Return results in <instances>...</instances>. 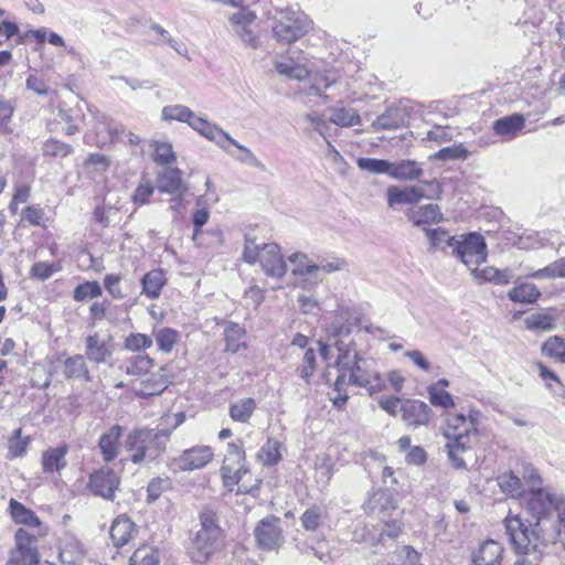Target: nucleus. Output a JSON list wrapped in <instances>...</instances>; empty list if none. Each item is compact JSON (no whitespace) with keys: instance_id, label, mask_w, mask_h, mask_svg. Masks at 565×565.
Wrapping results in <instances>:
<instances>
[{"instance_id":"nucleus-1","label":"nucleus","mask_w":565,"mask_h":565,"mask_svg":"<svg viewBox=\"0 0 565 565\" xmlns=\"http://www.w3.org/2000/svg\"><path fill=\"white\" fill-rule=\"evenodd\" d=\"M531 520L519 515L504 519L507 535L514 553V565H537L545 550L555 544L565 529V497L555 492H536L527 503Z\"/></svg>"},{"instance_id":"nucleus-2","label":"nucleus","mask_w":565,"mask_h":565,"mask_svg":"<svg viewBox=\"0 0 565 565\" xmlns=\"http://www.w3.org/2000/svg\"><path fill=\"white\" fill-rule=\"evenodd\" d=\"M351 328L344 322H333L329 329L328 340L335 347L339 354L337 364L338 375L330 399L338 408L343 407L349 398L344 386L349 383L364 387L369 393L375 394L384 390L385 383L375 367V362L361 356L350 339Z\"/></svg>"},{"instance_id":"nucleus-3","label":"nucleus","mask_w":565,"mask_h":565,"mask_svg":"<svg viewBox=\"0 0 565 565\" xmlns=\"http://www.w3.org/2000/svg\"><path fill=\"white\" fill-rule=\"evenodd\" d=\"M275 67L279 74L289 78L301 81L310 77L311 85L308 95L318 96L323 99V103L329 99L335 103H344L361 100L369 96L374 97V90L377 87V78L363 70L349 82L333 71H326L324 74H311L305 65L295 62L292 58L278 60Z\"/></svg>"},{"instance_id":"nucleus-4","label":"nucleus","mask_w":565,"mask_h":565,"mask_svg":"<svg viewBox=\"0 0 565 565\" xmlns=\"http://www.w3.org/2000/svg\"><path fill=\"white\" fill-rule=\"evenodd\" d=\"M478 412L470 411L468 415L448 412L443 428L444 436L448 439L445 448L448 459L456 469H466L467 465L462 455L470 450L478 435Z\"/></svg>"},{"instance_id":"nucleus-5","label":"nucleus","mask_w":565,"mask_h":565,"mask_svg":"<svg viewBox=\"0 0 565 565\" xmlns=\"http://www.w3.org/2000/svg\"><path fill=\"white\" fill-rule=\"evenodd\" d=\"M171 430L135 428L125 439V448L129 452V460L136 465L143 461H154L166 450V444Z\"/></svg>"},{"instance_id":"nucleus-6","label":"nucleus","mask_w":565,"mask_h":565,"mask_svg":"<svg viewBox=\"0 0 565 565\" xmlns=\"http://www.w3.org/2000/svg\"><path fill=\"white\" fill-rule=\"evenodd\" d=\"M201 529L196 532L191 546L190 556L196 564H205L211 556L223 546V531L217 524L216 514L204 510L200 514Z\"/></svg>"},{"instance_id":"nucleus-7","label":"nucleus","mask_w":565,"mask_h":565,"mask_svg":"<svg viewBox=\"0 0 565 565\" xmlns=\"http://www.w3.org/2000/svg\"><path fill=\"white\" fill-rule=\"evenodd\" d=\"M243 259L248 264L258 263L268 277L281 278L287 273L280 247L275 243H256L255 238L246 235Z\"/></svg>"},{"instance_id":"nucleus-8","label":"nucleus","mask_w":565,"mask_h":565,"mask_svg":"<svg viewBox=\"0 0 565 565\" xmlns=\"http://www.w3.org/2000/svg\"><path fill=\"white\" fill-rule=\"evenodd\" d=\"M161 117L166 121L177 120L186 122L189 126L198 131V134L210 140L224 139L225 141H236L226 131L217 125L206 120L203 117L196 116L189 107L183 105H168L162 108Z\"/></svg>"},{"instance_id":"nucleus-9","label":"nucleus","mask_w":565,"mask_h":565,"mask_svg":"<svg viewBox=\"0 0 565 565\" xmlns=\"http://www.w3.org/2000/svg\"><path fill=\"white\" fill-rule=\"evenodd\" d=\"M311 28L307 14L292 8L280 9L274 17L273 32L280 43H291L306 35Z\"/></svg>"},{"instance_id":"nucleus-10","label":"nucleus","mask_w":565,"mask_h":565,"mask_svg":"<svg viewBox=\"0 0 565 565\" xmlns=\"http://www.w3.org/2000/svg\"><path fill=\"white\" fill-rule=\"evenodd\" d=\"M220 472L223 486L230 490H232L235 484L243 481L244 477L249 473L245 465V451L242 445L236 443H230L227 445V451Z\"/></svg>"},{"instance_id":"nucleus-11","label":"nucleus","mask_w":565,"mask_h":565,"mask_svg":"<svg viewBox=\"0 0 565 565\" xmlns=\"http://www.w3.org/2000/svg\"><path fill=\"white\" fill-rule=\"evenodd\" d=\"M430 193H425L419 185H391L386 191L387 205L395 207L402 204H415L422 199L438 198L441 193V188L436 180L425 182Z\"/></svg>"},{"instance_id":"nucleus-12","label":"nucleus","mask_w":565,"mask_h":565,"mask_svg":"<svg viewBox=\"0 0 565 565\" xmlns=\"http://www.w3.org/2000/svg\"><path fill=\"white\" fill-rule=\"evenodd\" d=\"M452 255L457 256L472 270L486 262L488 256L487 244L481 235L470 233L458 238Z\"/></svg>"},{"instance_id":"nucleus-13","label":"nucleus","mask_w":565,"mask_h":565,"mask_svg":"<svg viewBox=\"0 0 565 565\" xmlns=\"http://www.w3.org/2000/svg\"><path fill=\"white\" fill-rule=\"evenodd\" d=\"M157 188L162 193L174 195L171 199V209L179 212L183 199L188 192V185L183 182L182 171L178 168L167 167L157 174Z\"/></svg>"},{"instance_id":"nucleus-14","label":"nucleus","mask_w":565,"mask_h":565,"mask_svg":"<svg viewBox=\"0 0 565 565\" xmlns=\"http://www.w3.org/2000/svg\"><path fill=\"white\" fill-rule=\"evenodd\" d=\"M413 110L414 106L408 99L392 103L372 121L371 127L374 131L397 129L408 122Z\"/></svg>"},{"instance_id":"nucleus-15","label":"nucleus","mask_w":565,"mask_h":565,"mask_svg":"<svg viewBox=\"0 0 565 565\" xmlns=\"http://www.w3.org/2000/svg\"><path fill=\"white\" fill-rule=\"evenodd\" d=\"M36 539L28 530L19 529L14 535L15 548L11 551L7 565H38L40 554L33 545Z\"/></svg>"},{"instance_id":"nucleus-16","label":"nucleus","mask_w":565,"mask_h":565,"mask_svg":"<svg viewBox=\"0 0 565 565\" xmlns=\"http://www.w3.org/2000/svg\"><path fill=\"white\" fill-rule=\"evenodd\" d=\"M214 457V451L210 446L195 445L183 450L174 462L180 471L199 470L207 466Z\"/></svg>"},{"instance_id":"nucleus-17","label":"nucleus","mask_w":565,"mask_h":565,"mask_svg":"<svg viewBox=\"0 0 565 565\" xmlns=\"http://www.w3.org/2000/svg\"><path fill=\"white\" fill-rule=\"evenodd\" d=\"M120 484L118 475L109 469L104 468L93 472L89 477L88 488L95 494L106 500H113L115 491Z\"/></svg>"},{"instance_id":"nucleus-18","label":"nucleus","mask_w":565,"mask_h":565,"mask_svg":"<svg viewBox=\"0 0 565 565\" xmlns=\"http://www.w3.org/2000/svg\"><path fill=\"white\" fill-rule=\"evenodd\" d=\"M280 520L276 516L263 519L255 529V537L258 545L264 550H274L282 542V530L279 526Z\"/></svg>"},{"instance_id":"nucleus-19","label":"nucleus","mask_w":565,"mask_h":565,"mask_svg":"<svg viewBox=\"0 0 565 565\" xmlns=\"http://www.w3.org/2000/svg\"><path fill=\"white\" fill-rule=\"evenodd\" d=\"M401 415L407 426L417 428L429 424L433 411L422 401L406 399L401 405Z\"/></svg>"},{"instance_id":"nucleus-20","label":"nucleus","mask_w":565,"mask_h":565,"mask_svg":"<svg viewBox=\"0 0 565 565\" xmlns=\"http://www.w3.org/2000/svg\"><path fill=\"white\" fill-rule=\"evenodd\" d=\"M289 262L294 265L292 275L305 277L302 281L303 288H312L322 281L321 277H318L317 263L311 260L307 254L294 253L288 257Z\"/></svg>"},{"instance_id":"nucleus-21","label":"nucleus","mask_w":565,"mask_h":565,"mask_svg":"<svg viewBox=\"0 0 565 565\" xmlns=\"http://www.w3.org/2000/svg\"><path fill=\"white\" fill-rule=\"evenodd\" d=\"M60 562L62 565H83L86 551L79 540L73 534L65 533L60 539Z\"/></svg>"},{"instance_id":"nucleus-22","label":"nucleus","mask_w":565,"mask_h":565,"mask_svg":"<svg viewBox=\"0 0 565 565\" xmlns=\"http://www.w3.org/2000/svg\"><path fill=\"white\" fill-rule=\"evenodd\" d=\"M9 513L15 523L23 524L33 530L32 534H35L36 537L46 534V529L42 527V523L35 513L15 499L9 501Z\"/></svg>"},{"instance_id":"nucleus-23","label":"nucleus","mask_w":565,"mask_h":565,"mask_svg":"<svg viewBox=\"0 0 565 565\" xmlns=\"http://www.w3.org/2000/svg\"><path fill=\"white\" fill-rule=\"evenodd\" d=\"M114 344L111 340L102 338L98 333L86 338L85 354L89 361L95 363H105L111 356Z\"/></svg>"},{"instance_id":"nucleus-24","label":"nucleus","mask_w":565,"mask_h":565,"mask_svg":"<svg viewBox=\"0 0 565 565\" xmlns=\"http://www.w3.org/2000/svg\"><path fill=\"white\" fill-rule=\"evenodd\" d=\"M122 431L120 425H113L99 437L98 447L104 461L111 462L117 458Z\"/></svg>"},{"instance_id":"nucleus-25","label":"nucleus","mask_w":565,"mask_h":565,"mask_svg":"<svg viewBox=\"0 0 565 565\" xmlns=\"http://www.w3.org/2000/svg\"><path fill=\"white\" fill-rule=\"evenodd\" d=\"M503 547L493 540H487L472 553V565H499Z\"/></svg>"},{"instance_id":"nucleus-26","label":"nucleus","mask_w":565,"mask_h":565,"mask_svg":"<svg viewBox=\"0 0 565 565\" xmlns=\"http://www.w3.org/2000/svg\"><path fill=\"white\" fill-rule=\"evenodd\" d=\"M97 137L102 141H134L131 134H127L121 124L106 116L98 119Z\"/></svg>"},{"instance_id":"nucleus-27","label":"nucleus","mask_w":565,"mask_h":565,"mask_svg":"<svg viewBox=\"0 0 565 565\" xmlns=\"http://www.w3.org/2000/svg\"><path fill=\"white\" fill-rule=\"evenodd\" d=\"M406 216L416 226L438 223L443 220V213L439 206L431 203L411 207Z\"/></svg>"},{"instance_id":"nucleus-28","label":"nucleus","mask_w":565,"mask_h":565,"mask_svg":"<svg viewBox=\"0 0 565 565\" xmlns=\"http://www.w3.org/2000/svg\"><path fill=\"white\" fill-rule=\"evenodd\" d=\"M525 127V117L519 113L501 117L492 126L498 136L508 138H515Z\"/></svg>"},{"instance_id":"nucleus-29","label":"nucleus","mask_w":565,"mask_h":565,"mask_svg":"<svg viewBox=\"0 0 565 565\" xmlns=\"http://www.w3.org/2000/svg\"><path fill=\"white\" fill-rule=\"evenodd\" d=\"M137 533L135 523L126 515H118L110 527V537L116 546L126 545Z\"/></svg>"},{"instance_id":"nucleus-30","label":"nucleus","mask_w":565,"mask_h":565,"mask_svg":"<svg viewBox=\"0 0 565 565\" xmlns=\"http://www.w3.org/2000/svg\"><path fill=\"white\" fill-rule=\"evenodd\" d=\"M395 508L392 494L385 490L374 491L364 503L365 512L379 518H382L387 511Z\"/></svg>"},{"instance_id":"nucleus-31","label":"nucleus","mask_w":565,"mask_h":565,"mask_svg":"<svg viewBox=\"0 0 565 565\" xmlns=\"http://www.w3.org/2000/svg\"><path fill=\"white\" fill-rule=\"evenodd\" d=\"M426 236L429 241V250H440L446 254L452 255L455 252V244L459 237L451 236L449 232L438 228H427Z\"/></svg>"},{"instance_id":"nucleus-32","label":"nucleus","mask_w":565,"mask_h":565,"mask_svg":"<svg viewBox=\"0 0 565 565\" xmlns=\"http://www.w3.org/2000/svg\"><path fill=\"white\" fill-rule=\"evenodd\" d=\"M558 319V311L550 308L545 311L534 312L527 316L524 319V323L526 328L532 331H548L555 328Z\"/></svg>"},{"instance_id":"nucleus-33","label":"nucleus","mask_w":565,"mask_h":565,"mask_svg":"<svg viewBox=\"0 0 565 565\" xmlns=\"http://www.w3.org/2000/svg\"><path fill=\"white\" fill-rule=\"evenodd\" d=\"M63 374L68 380H77L90 382L92 376L85 360L82 354H75L67 358L63 364Z\"/></svg>"},{"instance_id":"nucleus-34","label":"nucleus","mask_w":565,"mask_h":565,"mask_svg":"<svg viewBox=\"0 0 565 565\" xmlns=\"http://www.w3.org/2000/svg\"><path fill=\"white\" fill-rule=\"evenodd\" d=\"M169 376L164 367H161L157 373L151 374L147 380L141 382V387L137 394L142 397L160 394L170 384Z\"/></svg>"},{"instance_id":"nucleus-35","label":"nucleus","mask_w":565,"mask_h":565,"mask_svg":"<svg viewBox=\"0 0 565 565\" xmlns=\"http://www.w3.org/2000/svg\"><path fill=\"white\" fill-rule=\"evenodd\" d=\"M166 284L167 278L164 271L162 269H152L141 279V292L149 299H157Z\"/></svg>"},{"instance_id":"nucleus-36","label":"nucleus","mask_w":565,"mask_h":565,"mask_svg":"<svg viewBox=\"0 0 565 565\" xmlns=\"http://www.w3.org/2000/svg\"><path fill=\"white\" fill-rule=\"evenodd\" d=\"M423 174V169L414 160H401L392 162L391 178L401 181L418 180Z\"/></svg>"},{"instance_id":"nucleus-37","label":"nucleus","mask_w":565,"mask_h":565,"mask_svg":"<svg viewBox=\"0 0 565 565\" xmlns=\"http://www.w3.org/2000/svg\"><path fill=\"white\" fill-rule=\"evenodd\" d=\"M257 407L256 401L252 397L241 398L230 405L228 414L232 420L246 424L249 422Z\"/></svg>"},{"instance_id":"nucleus-38","label":"nucleus","mask_w":565,"mask_h":565,"mask_svg":"<svg viewBox=\"0 0 565 565\" xmlns=\"http://www.w3.org/2000/svg\"><path fill=\"white\" fill-rule=\"evenodd\" d=\"M67 454V447H56L46 450L42 456V466L44 472H60L66 466L65 456Z\"/></svg>"},{"instance_id":"nucleus-39","label":"nucleus","mask_w":565,"mask_h":565,"mask_svg":"<svg viewBox=\"0 0 565 565\" xmlns=\"http://www.w3.org/2000/svg\"><path fill=\"white\" fill-rule=\"evenodd\" d=\"M508 297L513 302L534 303L541 297V291L534 284L523 282L512 288Z\"/></svg>"},{"instance_id":"nucleus-40","label":"nucleus","mask_w":565,"mask_h":565,"mask_svg":"<svg viewBox=\"0 0 565 565\" xmlns=\"http://www.w3.org/2000/svg\"><path fill=\"white\" fill-rule=\"evenodd\" d=\"M522 478L525 484L529 487L530 491L527 503L533 500L536 492H553L550 488H542V478L540 477L537 470L530 463L523 465Z\"/></svg>"},{"instance_id":"nucleus-41","label":"nucleus","mask_w":565,"mask_h":565,"mask_svg":"<svg viewBox=\"0 0 565 565\" xmlns=\"http://www.w3.org/2000/svg\"><path fill=\"white\" fill-rule=\"evenodd\" d=\"M527 277L534 279H565V257L558 258L544 268L527 274Z\"/></svg>"},{"instance_id":"nucleus-42","label":"nucleus","mask_w":565,"mask_h":565,"mask_svg":"<svg viewBox=\"0 0 565 565\" xmlns=\"http://www.w3.org/2000/svg\"><path fill=\"white\" fill-rule=\"evenodd\" d=\"M222 148L225 152L239 160L241 162L264 169V166L253 154V152L249 149L243 147L241 143H223Z\"/></svg>"},{"instance_id":"nucleus-43","label":"nucleus","mask_w":565,"mask_h":565,"mask_svg":"<svg viewBox=\"0 0 565 565\" xmlns=\"http://www.w3.org/2000/svg\"><path fill=\"white\" fill-rule=\"evenodd\" d=\"M327 512L323 507L312 505L308 508L300 516V522L307 531H316L323 524Z\"/></svg>"},{"instance_id":"nucleus-44","label":"nucleus","mask_w":565,"mask_h":565,"mask_svg":"<svg viewBox=\"0 0 565 565\" xmlns=\"http://www.w3.org/2000/svg\"><path fill=\"white\" fill-rule=\"evenodd\" d=\"M244 335V328L234 322L228 323L224 330V337L226 341L225 351L236 353L241 348H244L245 343L239 342Z\"/></svg>"},{"instance_id":"nucleus-45","label":"nucleus","mask_w":565,"mask_h":565,"mask_svg":"<svg viewBox=\"0 0 565 565\" xmlns=\"http://www.w3.org/2000/svg\"><path fill=\"white\" fill-rule=\"evenodd\" d=\"M540 377L545 382L546 387L554 396H564V385L559 377L551 370H548L543 363H535Z\"/></svg>"},{"instance_id":"nucleus-46","label":"nucleus","mask_w":565,"mask_h":565,"mask_svg":"<svg viewBox=\"0 0 565 565\" xmlns=\"http://www.w3.org/2000/svg\"><path fill=\"white\" fill-rule=\"evenodd\" d=\"M158 349L162 352L169 353L180 339V334L172 328H160L153 332Z\"/></svg>"},{"instance_id":"nucleus-47","label":"nucleus","mask_w":565,"mask_h":565,"mask_svg":"<svg viewBox=\"0 0 565 565\" xmlns=\"http://www.w3.org/2000/svg\"><path fill=\"white\" fill-rule=\"evenodd\" d=\"M280 443L275 439H268L258 451V460L265 466H275L281 458Z\"/></svg>"},{"instance_id":"nucleus-48","label":"nucleus","mask_w":565,"mask_h":565,"mask_svg":"<svg viewBox=\"0 0 565 565\" xmlns=\"http://www.w3.org/2000/svg\"><path fill=\"white\" fill-rule=\"evenodd\" d=\"M130 565H159V552L150 545L139 546L130 557Z\"/></svg>"},{"instance_id":"nucleus-49","label":"nucleus","mask_w":565,"mask_h":565,"mask_svg":"<svg viewBox=\"0 0 565 565\" xmlns=\"http://www.w3.org/2000/svg\"><path fill=\"white\" fill-rule=\"evenodd\" d=\"M152 363L153 361L149 355L138 354L125 362V370L129 375L140 376L149 372Z\"/></svg>"},{"instance_id":"nucleus-50","label":"nucleus","mask_w":565,"mask_h":565,"mask_svg":"<svg viewBox=\"0 0 565 565\" xmlns=\"http://www.w3.org/2000/svg\"><path fill=\"white\" fill-rule=\"evenodd\" d=\"M356 164L361 170L373 174H387L391 177L392 162L383 159L359 158Z\"/></svg>"},{"instance_id":"nucleus-51","label":"nucleus","mask_w":565,"mask_h":565,"mask_svg":"<svg viewBox=\"0 0 565 565\" xmlns=\"http://www.w3.org/2000/svg\"><path fill=\"white\" fill-rule=\"evenodd\" d=\"M499 487L504 493L511 497H522L524 493L523 483L513 472L503 473L498 479Z\"/></svg>"},{"instance_id":"nucleus-52","label":"nucleus","mask_w":565,"mask_h":565,"mask_svg":"<svg viewBox=\"0 0 565 565\" xmlns=\"http://www.w3.org/2000/svg\"><path fill=\"white\" fill-rule=\"evenodd\" d=\"M542 353L546 356L565 362V339L558 335L550 337L542 344Z\"/></svg>"},{"instance_id":"nucleus-53","label":"nucleus","mask_w":565,"mask_h":565,"mask_svg":"<svg viewBox=\"0 0 565 565\" xmlns=\"http://www.w3.org/2000/svg\"><path fill=\"white\" fill-rule=\"evenodd\" d=\"M316 267H318V274L324 273V274H332L335 271L347 270L348 269V262L338 256H326L319 258V262L317 263ZM320 277V275H318Z\"/></svg>"},{"instance_id":"nucleus-54","label":"nucleus","mask_w":565,"mask_h":565,"mask_svg":"<svg viewBox=\"0 0 565 565\" xmlns=\"http://www.w3.org/2000/svg\"><path fill=\"white\" fill-rule=\"evenodd\" d=\"M331 124L340 127H350L360 122L359 115L353 109H333L330 117Z\"/></svg>"},{"instance_id":"nucleus-55","label":"nucleus","mask_w":565,"mask_h":565,"mask_svg":"<svg viewBox=\"0 0 565 565\" xmlns=\"http://www.w3.org/2000/svg\"><path fill=\"white\" fill-rule=\"evenodd\" d=\"M316 369H317V353H316L315 349L309 348L305 352L302 362L298 366L297 371H298L299 376L303 381L309 382V380L313 375Z\"/></svg>"},{"instance_id":"nucleus-56","label":"nucleus","mask_w":565,"mask_h":565,"mask_svg":"<svg viewBox=\"0 0 565 565\" xmlns=\"http://www.w3.org/2000/svg\"><path fill=\"white\" fill-rule=\"evenodd\" d=\"M151 157L160 166H168L175 161V153L172 150L171 143H154Z\"/></svg>"},{"instance_id":"nucleus-57","label":"nucleus","mask_w":565,"mask_h":565,"mask_svg":"<svg viewBox=\"0 0 565 565\" xmlns=\"http://www.w3.org/2000/svg\"><path fill=\"white\" fill-rule=\"evenodd\" d=\"M61 270L58 263L38 262L31 267L30 275L39 280H46Z\"/></svg>"},{"instance_id":"nucleus-58","label":"nucleus","mask_w":565,"mask_h":565,"mask_svg":"<svg viewBox=\"0 0 565 565\" xmlns=\"http://www.w3.org/2000/svg\"><path fill=\"white\" fill-rule=\"evenodd\" d=\"M104 287L114 299L121 300L128 295L127 290L121 286V276L117 274L106 275L104 278Z\"/></svg>"},{"instance_id":"nucleus-59","label":"nucleus","mask_w":565,"mask_h":565,"mask_svg":"<svg viewBox=\"0 0 565 565\" xmlns=\"http://www.w3.org/2000/svg\"><path fill=\"white\" fill-rule=\"evenodd\" d=\"M102 288L97 281H86L77 286L74 290V299L76 301H83L87 298H97L102 296Z\"/></svg>"},{"instance_id":"nucleus-60","label":"nucleus","mask_w":565,"mask_h":565,"mask_svg":"<svg viewBox=\"0 0 565 565\" xmlns=\"http://www.w3.org/2000/svg\"><path fill=\"white\" fill-rule=\"evenodd\" d=\"M151 345V337L143 333H131L125 341L126 349L134 352L149 349Z\"/></svg>"},{"instance_id":"nucleus-61","label":"nucleus","mask_w":565,"mask_h":565,"mask_svg":"<svg viewBox=\"0 0 565 565\" xmlns=\"http://www.w3.org/2000/svg\"><path fill=\"white\" fill-rule=\"evenodd\" d=\"M427 391L433 405L444 408H449L455 405L452 396L448 392L438 390L436 386H429Z\"/></svg>"},{"instance_id":"nucleus-62","label":"nucleus","mask_w":565,"mask_h":565,"mask_svg":"<svg viewBox=\"0 0 565 565\" xmlns=\"http://www.w3.org/2000/svg\"><path fill=\"white\" fill-rule=\"evenodd\" d=\"M29 438H22V429L18 428L13 431L12 437L9 439V452L12 457L22 456L25 451Z\"/></svg>"},{"instance_id":"nucleus-63","label":"nucleus","mask_w":565,"mask_h":565,"mask_svg":"<svg viewBox=\"0 0 565 565\" xmlns=\"http://www.w3.org/2000/svg\"><path fill=\"white\" fill-rule=\"evenodd\" d=\"M467 150L462 147V145H454L452 147H447L438 151L434 154V158L449 161L456 159H463L466 157Z\"/></svg>"},{"instance_id":"nucleus-64","label":"nucleus","mask_w":565,"mask_h":565,"mask_svg":"<svg viewBox=\"0 0 565 565\" xmlns=\"http://www.w3.org/2000/svg\"><path fill=\"white\" fill-rule=\"evenodd\" d=\"M397 557L402 561V565H422L420 554L411 546H403L397 552Z\"/></svg>"}]
</instances>
